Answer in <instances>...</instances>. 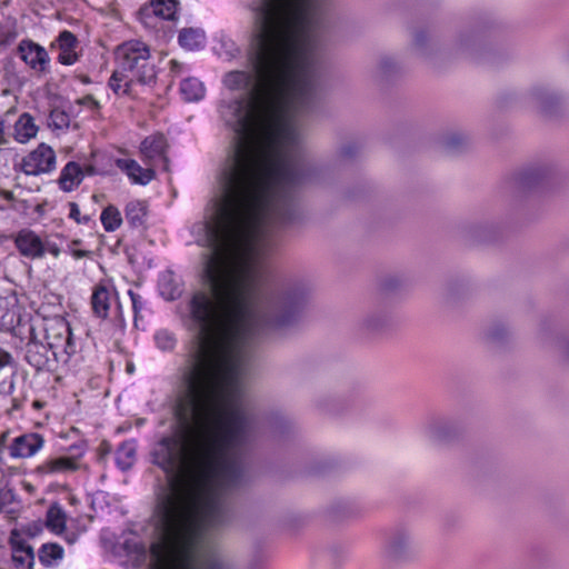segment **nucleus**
Returning a JSON list of instances; mask_svg holds the SVG:
<instances>
[{"label":"nucleus","instance_id":"10","mask_svg":"<svg viewBox=\"0 0 569 569\" xmlns=\"http://www.w3.org/2000/svg\"><path fill=\"white\" fill-rule=\"evenodd\" d=\"M392 311L387 306H377L369 310L359 321V328L368 335L380 333L392 325Z\"/></svg>","mask_w":569,"mask_h":569},{"label":"nucleus","instance_id":"8","mask_svg":"<svg viewBox=\"0 0 569 569\" xmlns=\"http://www.w3.org/2000/svg\"><path fill=\"white\" fill-rule=\"evenodd\" d=\"M553 173L555 168L550 163H533L517 172L512 183L519 191H529L549 180Z\"/></svg>","mask_w":569,"mask_h":569},{"label":"nucleus","instance_id":"43","mask_svg":"<svg viewBox=\"0 0 569 569\" xmlns=\"http://www.w3.org/2000/svg\"><path fill=\"white\" fill-rule=\"evenodd\" d=\"M266 559L263 555L256 553L248 562V569H262L264 566Z\"/></svg>","mask_w":569,"mask_h":569},{"label":"nucleus","instance_id":"28","mask_svg":"<svg viewBox=\"0 0 569 569\" xmlns=\"http://www.w3.org/2000/svg\"><path fill=\"white\" fill-rule=\"evenodd\" d=\"M91 305L96 316L104 319L109 311V291L104 287L97 288L91 297Z\"/></svg>","mask_w":569,"mask_h":569},{"label":"nucleus","instance_id":"47","mask_svg":"<svg viewBox=\"0 0 569 569\" xmlns=\"http://www.w3.org/2000/svg\"><path fill=\"white\" fill-rule=\"evenodd\" d=\"M97 173L98 170L92 164H86L84 167H82V179L84 178V176H94Z\"/></svg>","mask_w":569,"mask_h":569},{"label":"nucleus","instance_id":"4","mask_svg":"<svg viewBox=\"0 0 569 569\" xmlns=\"http://www.w3.org/2000/svg\"><path fill=\"white\" fill-rule=\"evenodd\" d=\"M383 552L393 561H407L416 553V547L411 531L403 525L392 528L385 542Z\"/></svg>","mask_w":569,"mask_h":569},{"label":"nucleus","instance_id":"22","mask_svg":"<svg viewBox=\"0 0 569 569\" xmlns=\"http://www.w3.org/2000/svg\"><path fill=\"white\" fill-rule=\"evenodd\" d=\"M440 143L447 152L459 153L468 148L470 139L462 132L453 131L443 134Z\"/></svg>","mask_w":569,"mask_h":569},{"label":"nucleus","instance_id":"14","mask_svg":"<svg viewBox=\"0 0 569 569\" xmlns=\"http://www.w3.org/2000/svg\"><path fill=\"white\" fill-rule=\"evenodd\" d=\"M19 52L21 59L30 66V68L44 72L49 63L48 52L40 44L31 40H22L19 43Z\"/></svg>","mask_w":569,"mask_h":569},{"label":"nucleus","instance_id":"42","mask_svg":"<svg viewBox=\"0 0 569 569\" xmlns=\"http://www.w3.org/2000/svg\"><path fill=\"white\" fill-rule=\"evenodd\" d=\"M492 228L493 226L488 222L477 223L472 226V232L476 237H486Z\"/></svg>","mask_w":569,"mask_h":569},{"label":"nucleus","instance_id":"25","mask_svg":"<svg viewBox=\"0 0 569 569\" xmlns=\"http://www.w3.org/2000/svg\"><path fill=\"white\" fill-rule=\"evenodd\" d=\"M40 562L46 567L53 566L63 557V548L58 543H43L38 550Z\"/></svg>","mask_w":569,"mask_h":569},{"label":"nucleus","instance_id":"30","mask_svg":"<svg viewBox=\"0 0 569 569\" xmlns=\"http://www.w3.org/2000/svg\"><path fill=\"white\" fill-rule=\"evenodd\" d=\"M100 219L104 230L108 232L117 230L122 223L120 211L112 204L103 209Z\"/></svg>","mask_w":569,"mask_h":569},{"label":"nucleus","instance_id":"27","mask_svg":"<svg viewBox=\"0 0 569 569\" xmlns=\"http://www.w3.org/2000/svg\"><path fill=\"white\" fill-rule=\"evenodd\" d=\"M467 286L462 280L447 282L442 290V298L447 305H455L460 298L467 295Z\"/></svg>","mask_w":569,"mask_h":569},{"label":"nucleus","instance_id":"36","mask_svg":"<svg viewBox=\"0 0 569 569\" xmlns=\"http://www.w3.org/2000/svg\"><path fill=\"white\" fill-rule=\"evenodd\" d=\"M58 42H59L60 51L61 50H64V51L73 50L78 43V39L71 31L63 30L62 32H60V34L58 37Z\"/></svg>","mask_w":569,"mask_h":569},{"label":"nucleus","instance_id":"3","mask_svg":"<svg viewBox=\"0 0 569 569\" xmlns=\"http://www.w3.org/2000/svg\"><path fill=\"white\" fill-rule=\"evenodd\" d=\"M56 343L51 341L43 342L33 335L24 347V360L37 372L54 371L59 361Z\"/></svg>","mask_w":569,"mask_h":569},{"label":"nucleus","instance_id":"41","mask_svg":"<svg viewBox=\"0 0 569 569\" xmlns=\"http://www.w3.org/2000/svg\"><path fill=\"white\" fill-rule=\"evenodd\" d=\"M69 207H70L69 217L71 219L76 220L78 223H88L89 222V220H90L89 217L86 216L83 218H80V210L76 202H70Z\"/></svg>","mask_w":569,"mask_h":569},{"label":"nucleus","instance_id":"31","mask_svg":"<svg viewBox=\"0 0 569 569\" xmlns=\"http://www.w3.org/2000/svg\"><path fill=\"white\" fill-rule=\"evenodd\" d=\"M511 337V330L502 322L493 323L487 331V339L497 346L509 341Z\"/></svg>","mask_w":569,"mask_h":569},{"label":"nucleus","instance_id":"1","mask_svg":"<svg viewBox=\"0 0 569 569\" xmlns=\"http://www.w3.org/2000/svg\"><path fill=\"white\" fill-rule=\"evenodd\" d=\"M485 27H472L460 31L451 46L441 47L437 34L429 29H416L412 33L413 53L432 67L448 57H461L475 61L486 59Z\"/></svg>","mask_w":569,"mask_h":569},{"label":"nucleus","instance_id":"12","mask_svg":"<svg viewBox=\"0 0 569 569\" xmlns=\"http://www.w3.org/2000/svg\"><path fill=\"white\" fill-rule=\"evenodd\" d=\"M11 547V560L16 569H34V550L24 539L13 530L9 538Z\"/></svg>","mask_w":569,"mask_h":569},{"label":"nucleus","instance_id":"7","mask_svg":"<svg viewBox=\"0 0 569 569\" xmlns=\"http://www.w3.org/2000/svg\"><path fill=\"white\" fill-rule=\"evenodd\" d=\"M463 428L461 423L448 417H431L425 426V435L433 442L446 443L458 438Z\"/></svg>","mask_w":569,"mask_h":569},{"label":"nucleus","instance_id":"32","mask_svg":"<svg viewBox=\"0 0 569 569\" xmlns=\"http://www.w3.org/2000/svg\"><path fill=\"white\" fill-rule=\"evenodd\" d=\"M146 217V208L142 202L132 201L126 207V219L129 224L137 228L143 223Z\"/></svg>","mask_w":569,"mask_h":569},{"label":"nucleus","instance_id":"39","mask_svg":"<svg viewBox=\"0 0 569 569\" xmlns=\"http://www.w3.org/2000/svg\"><path fill=\"white\" fill-rule=\"evenodd\" d=\"M403 284V279L399 276H388L383 279L381 287L386 291H395Z\"/></svg>","mask_w":569,"mask_h":569},{"label":"nucleus","instance_id":"54","mask_svg":"<svg viewBox=\"0 0 569 569\" xmlns=\"http://www.w3.org/2000/svg\"><path fill=\"white\" fill-rule=\"evenodd\" d=\"M318 406L325 407V405L322 402H320V401L318 402Z\"/></svg>","mask_w":569,"mask_h":569},{"label":"nucleus","instance_id":"51","mask_svg":"<svg viewBox=\"0 0 569 569\" xmlns=\"http://www.w3.org/2000/svg\"><path fill=\"white\" fill-rule=\"evenodd\" d=\"M2 496L4 499H8V496H12V495H11L10 490H7V491L2 492Z\"/></svg>","mask_w":569,"mask_h":569},{"label":"nucleus","instance_id":"5","mask_svg":"<svg viewBox=\"0 0 569 569\" xmlns=\"http://www.w3.org/2000/svg\"><path fill=\"white\" fill-rule=\"evenodd\" d=\"M179 2L177 0H150L138 11L139 21L150 29L157 27L156 20H176Z\"/></svg>","mask_w":569,"mask_h":569},{"label":"nucleus","instance_id":"52","mask_svg":"<svg viewBox=\"0 0 569 569\" xmlns=\"http://www.w3.org/2000/svg\"><path fill=\"white\" fill-rule=\"evenodd\" d=\"M4 439H6V433H2V435L0 436V443H3Z\"/></svg>","mask_w":569,"mask_h":569},{"label":"nucleus","instance_id":"16","mask_svg":"<svg viewBox=\"0 0 569 569\" xmlns=\"http://www.w3.org/2000/svg\"><path fill=\"white\" fill-rule=\"evenodd\" d=\"M403 68L395 57L383 54L378 59L371 77L377 82H388L401 76Z\"/></svg>","mask_w":569,"mask_h":569},{"label":"nucleus","instance_id":"6","mask_svg":"<svg viewBox=\"0 0 569 569\" xmlns=\"http://www.w3.org/2000/svg\"><path fill=\"white\" fill-rule=\"evenodd\" d=\"M56 168V153L53 149L40 143L33 151L28 153L21 162V170L28 176L49 173Z\"/></svg>","mask_w":569,"mask_h":569},{"label":"nucleus","instance_id":"45","mask_svg":"<svg viewBox=\"0 0 569 569\" xmlns=\"http://www.w3.org/2000/svg\"><path fill=\"white\" fill-rule=\"evenodd\" d=\"M128 293H129L131 302H132L134 318L137 319L138 312L141 309L140 296L138 293L133 292L132 290H129Z\"/></svg>","mask_w":569,"mask_h":569},{"label":"nucleus","instance_id":"49","mask_svg":"<svg viewBox=\"0 0 569 569\" xmlns=\"http://www.w3.org/2000/svg\"><path fill=\"white\" fill-rule=\"evenodd\" d=\"M72 256L76 258V259H81V258H84V257H89L90 256V251H87V250H79V249H72Z\"/></svg>","mask_w":569,"mask_h":569},{"label":"nucleus","instance_id":"40","mask_svg":"<svg viewBox=\"0 0 569 569\" xmlns=\"http://www.w3.org/2000/svg\"><path fill=\"white\" fill-rule=\"evenodd\" d=\"M78 60V56L73 50H61L58 56V61L61 64L70 66Z\"/></svg>","mask_w":569,"mask_h":569},{"label":"nucleus","instance_id":"46","mask_svg":"<svg viewBox=\"0 0 569 569\" xmlns=\"http://www.w3.org/2000/svg\"><path fill=\"white\" fill-rule=\"evenodd\" d=\"M63 328L67 332L66 345H64L63 351L69 357L73 352L72 342H71V330H70L69 326H67V325H63Z\"/></svg>","mask_w":569,"mask_h":569},{"label":"nucleus","instance_id":"13","mask_svg":"<svg viewBox=\"0 0 569 569\" xmlns=\"http://www.w3.org/2000/svg\"><path fill=\"white\" fill-rule=\"evenodd\" d=\"M14 243L19 253L28 259L43 257V240L30 229L20 230L14 237Z\"/></svg>","mask_w":569,"mask_h":569},{"label":"nucleus","instance_id":"11","mask_svg":"<svg viewBox=\"0 0 569 569\" xmlns=\"http://www.w3.org/2000/svg\"><path fill=\"white\" fill-rule=\"evenodd\" d=\"M44 445V438L38 432H26L13 439L9 446L12 458L26 459L33 457Z\"/></svg>","mask_w":569,"mask_h":569},{"label":"nucleus","instance_id":"44","mask_svg":"<svg viewBox=\"0 0 569 569\" xmlns=\"http://www.w3.org/2000/svg\"><path fill=\"white\" fill-rule=\"evenodd\" d=\"M46 252H49L52 256L58 257L60 254L61 250L57 243L51 242L49 240H43V254Z\"/></svg>","mask_w":569,"mask_h":569},{"label":"nucleus","instance_id":"17","mask_svg":"<svg viewBox=\"0 0 569 569\" xmlns=\"http://www.w3.org/2000/svg\"><path fill=\"white\" fill-rule=\"evenodd\" d=\"M17 375V365L8 351L0 348V393H11Z\"/></svg>","mask_w":569,"mask_h":569},{"label":"nucleus","instance_id":"38","mask_svg":"<svg viewBox=\"0 0 569 569\" xmlns=\"http://www.w3.org/2000/svg\"><path fill=\"white\" fill-rule=\"evenodd\" d=\"M273 432L278 436L284 435L291 429V422L283 416H276L270 422Z\"/></svg>","mask_w":569,"mask_h":569},{"label":"nucleus","instance_id":"20","mask_svg":"<svg viewBox=\"0 0 569 569\" xmlns=\"http://www.w3.org/2000/svg\"><path fill=\"white\" fill-rule=\"evenodd\" d=\"M82 181V167L76 161H69L61 170L58 179L60 189L70 192Z\"/></svg>","mask_w":569,"mask_h":569},{"label":"nucleus","instance_id":"48","mask_svg":"<svg viewBox=\"0 0 569 569\" xmlns=\"http://www.w3.org/2000/svg\"><path fill=\"white\" fill-rule=\"evenodd\" d=\"M99 451H100V458L102 459L104 456L109 455L110 451H111V446L108 441H102L100 447H99Z\"/></svg>","mask_w":569,"mask_h":569},{"label":"nucleus","instance_id":"21","mask_svg":"<svg viewBox=\"0 0 569 569\" xmlns=\"http://www.w3.org/2000/svg\"><path fill=\"white\" fill-rule=\"evenodd\" d=\"M37 131L38 127L34 124L33 118L29 113H22L14 124V138L21 143L36 137Z\"/></svg>","mask_w":569,"mask_h":569},{"label":"nucleus","instance_id":"53","mask_svg":"<svg viewBox=\"0 0 569 569\" xmlns=\"http://www.w3.org/2000/svg\"><path fill=\"white\" fill-rule=\"evenodd\" d=\"M80 242H81L80 240H73V241H72V244H73V246H78V244H80Z\"/></svg>","mask_w":569,"mask_h":569},{"label":"nucleus","instance_id":"34","mask_svg":"<svg viewBox=\"0 0 569 569\" xmlns=\"http://www.w3.org/2000/svg\"><path fill=\"white\" fill-rule=\"evenodd\" d=\"M170 276H164L160 282V292L168 300H174L181 293V289L178 284H173Z\"/></svg>","mask_w":569,"mask_h":569},{"label":"nucleus","instance_id":"2","mask_svg":"<svg viewBox=\"0 0 569 569\" xmlns=\"http://www.w3.org/2000/svg\"><path fill=\"white\" fill-rule=\"evenodd\" d=\"M119 69L114 70L109 79V87L114 93H119L121 81H126L123 93H128L132 82L143 86L156 82V67L150 60L149 47L140 40H130L121 43L116 49Z\"/></svg>","mask_w":569,"mask_h":569},{"label":"nucleus","instance_id":"24","mask_svg":"<svg viewBox=\"0 0 569 569\" xmlns=\"http://www.w3.org/2000/svg\"><path fill=\"white\" fill-rule=\"evenodd\" d=\"M180 92L186 101H199L204 96V87L201 81L196 78H187L180 84Z\"/></svg>","mask_w":569,"mask_h":569},{"label":"nucleus","instance_id":"35","mask_svg":"<svg viewBox=\"0 0 569 569\" xmlns=\"http://www.w3.org/2000/svg\"><path fill=\"white\" fill-rule=\"evenodd\" d=\"M154 339L158 348L163 351L172 350L174 348L176 339L167 331H159Z\"/></svg>","mask_w":569,"mask_h":569},{"label":"nucleus","instance_id":"15","mask_svg":"<svg viewBox=\"0 0 569 569\" xmlns=\"http://www.w3.org/2000/svg\"><path fill=\"white\" fill-rule=\"evenodd\" d=\"M79 468L77 457L59 456L44 460L33 469L38 477H44L54 473L76 471Z\"/></svg>","mask_w":569,"mask_h":569},{"label":"nucleus","instance_id":"9","mask_svg":"<svg viewBox=\"0 0 569 569\" xmlns=\"http://www.w3.org/2000/svg\"><path fill=\"white\" fill-rule=\"evenodd\" d=\"M527 98L542 114L548 117L557 114L562 102V94L546 83L532 86Z\"/></svg>","mask_w":569,"mask_h":569},{"label":"nucleus","instance_id":"19","mask_svg":"<svg viewBox=\"0 0 569 569\" xmlns=\"http://www.w3.org/2000/svg\"><path fill=\"white\" fill-rule=\"evenodd\" d=\"M167 143L162 134L146 138L141 143V153L148 159L160 158L163 161V168L168 169V158L166 156Z\"/></svg>","mask_w":569,"mask_h":569},{"label":"nucleus","instance_id":"37","mask_svg":"<svg viewBox=\"0 0 569 569\" xmlns=\"http://www.w3.org/2000/svg\"><path fill=\"white\" fill-rule=\"evenodd\" d=\"M50 119L52 121V126L56 129H63L69 127L70 118L68 113L62 110H52L50 113Z\"/></svg>","mask_w":569,"mask_h":569},{"label":"nucleus","instance_id":"29","mask_svg":"<svg viewBox=\"0 0 569 569\" xmlns=\"http://www.w3.org/2000/svg\"><path fill=\"white\" fill-rule=\"evenodd\" d=\"M136 448L131 442L121 443L116 451L117 466L123 470H129L134 461Z\"/></svg>","mask_w":569,"mask_h":569},{"label":"nucleus","instance_id":"23","mask_svg":"<svg viewBox=\"0 0 569 569\" xmlns=\"http://www.w3.org/2000/svg\"><path fill=\"white\" fill-rule=\"evenodd\" d=\"M204 32L201 29L184 28L179 33V43L181 47L189 50L201 48L204 43Z\"/></svg>","mask_w":569,"mask_h":569},{"label":"nucleus","instance_id":"33","mask_svg":"<svg viewBox=\"0 0 569 569\" xmlns=\"http://www.w3.org/2000/svg\"><path fill=\"white\" fill-rule=\"evenodd\" d=\"M361 146L356 141H347L342 143L336 153L337 161H347L355 159L360 152Z\"/></svg>","mask_w":569,"mask_h":569},{"label":"nucleus","instance_id":"18","mask_svg":"<svg viewBox=\"0 0 569 569\" xmlns=\"http://www.w3.org/2000/svg\"><path fill=\"white\" fill-rule=\"evenodd\" d=\"M116 166L120 170L124 171L134 183L147 184L154 177L153 169H143L136 160L132 159H117Z\"/></svg>","mask_w":569,"mask_h":569},{"label":"nucleus","instance_id":"26","mask_svg":"<svg viewBox=\"0 0 569 569\" xmlns=\"http://www.w3.org/2000/svg\"><path fill=\"white\" fill-rule=\"evenodd\" d=\"M47 527L56 532L60 533L66 528V513L58 503H53L47 510Z\"/></svg>","mask_w":569,"mask_h":569},{"label":"nucleus","instance_id":"50","mask_svg":"<svg viewBox=\"0 0 569 569\" xmlns=\"http://www.w3.org/2000/svg\"><path fill=\"white\" fill-rule=\"evenodd\" d=\"M3 131H4V121L0 117V144L6 142L4 138H3Z\"/></svg>","mask_w":569,"mask_h":569}]
</instances>
